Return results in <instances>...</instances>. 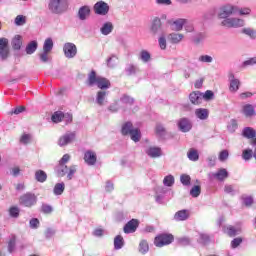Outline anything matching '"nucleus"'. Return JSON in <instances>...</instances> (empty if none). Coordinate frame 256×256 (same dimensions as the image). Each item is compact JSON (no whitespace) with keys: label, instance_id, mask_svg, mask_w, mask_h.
Here are the masks:
<instances>
[{"label":"nucleus","instance_id":"nucleus-42","mask_svg":"<svg viewBox=\"0 0 256 256\" xmlns=\"http://www.w3.org/2000/svg\"><path fill=\"white\" fill-rule=\"evenodd\" d=\"M63 114L64 113L62 111L54 112V114L51 117L53 123H61V121H63Z\"/></svg>","mask_w":256,"mask_h":256},{"label":"nucleus","instance_id":"nucleus-52","mask_svg":"<svg viewBox=\"0 0 256 256\" xmlns=\"http://www.w3.org/2000/svg\"><path fill=\"white\" fill-rule=\"evenodd\" d=\"M215 97V93L211 90H207L204 94L202 93V99L205 101H211Z\"/></svg>","mask_w":256,"mask_h":256},{"label":"nucleus","instance_id":"nucleus-14","mask_svg":"<svg viewBox=\"0 0 256 256\" xmlns=\"http://www.w3.org/2000/svg\"><path fill=\"white\" fill-rule=\"evenodd\" d=\"M150 31L153 35H161L163 34V25L161 24V19L155 17L152 20Z\"/></svg>","mask_w":256,"mask_h":256},{"label":"nucleus","instance_id":"nucleus-19","mask_svg":"<svg viewBox=\"0 0 256 256\" xmlns=\"http://www.w3.org/2000/svg\"><path fill=\"white\" fill-rule=\"evenodd\" d=\"M190 103L192 105H201L203 103V93L194 91L189 95Z\"/></svg>","mask_w":256,"mask_h":256},{"label":"nucleus","instance_id":"nucleus-49","mask_svg":"<svg viewBox=\"0 0 256 256\" xmlns=\"http://www.w3.org/2000/svg\"><path fill=\"white\" fill-rule=\"evenodd\" d=\"M121 103H125L126 105H133L135 102V99H133L131 96L124 95L120 99Z\"/></svg>","mask_w":256,"mask_h":256},{"label":"nucleus","instance_id":"nucleus-27","mask_svg":"<svg viewBox=\"0 0 256 256\" xmlns=\"http://www.w3.org/2000/svg\"><path fill=\"white\" fill-rule=\"evenodd\" d=\"M224 233H227L229 237H235V235H239L241 233V228H235L234 226H224Z\"/></svg>","mask_w":256,"mask_h":256},{"label":"nucleus","instance_id":"nucleus-11","mask_svg":"<svg viewBox=\"0 0 256 256\" xmlns=\"http://www.w3.org/2000/svg\"><path fill=\"white\" fill-rule=\"evenodd\" d=\"M9 57V40L7 38H0V59L5 61Z\"/></svg>","mask_w":256,"mask_h":256},{"label":"nucleus","instance_id":"nucleus-31","mask_svg":"<svg viewBox=\"0 0 256 256\" xmlns=\"http://www.w3.org/2000/svg\"><path fill=\"white\" fill-rule=\"evenodd\" d=\"M138 251L141 253V255H147V253H149V243L147 240L140 241Z\"/></svg>","mask_w":256,"mask_h":256},{"label":"nucleus","instance_id":"nucleus-32","mask_svg":"<svg viewBox=\"0 0 256 256\" xmlns=\"http://www.w3.org/2000/svg\"><path fill=\"white\" fill-rule=\"evenodd\" d=\"M38 47H39V44L35 40L28 43L26 46L27 55H33V53H35V51H37Z\"/></svg>","mask_w":256,"mask_h":256},{"label":"nucleus","instance_id":"nucleus-62","mask_svg":"<svg viewBox=\"0 0 256 256\" xmlns=\"http://www.w3.org/2000/svg\"><path fill=\"white\" fill-rule=\"evenodd\" d=\"M237 13H239V15H251V8L249 7H244V8H239L237 7Z\"/></svg>","mask_w":256,"mask_h":256},{"label":"nucleus","instance_id":"nucleus-59","mask_svg":"<svg viewBox=\"0 0 256 256\" xmlns=\"http://www.w3.org/2000/svg\"><path fill=\"white\" fill-rule=\"evenodd\" d=\"M219 161H227L229 159V151L227 150H222L218 156Z\"/></svg>","mask_w":256,"mask_h":256},{"label":"nucleus","instance_id":"nucleus-21","mask_svg":"<svg viewBox=\"0 0 256 256\" xmlns=\"http://www.w3.org/2000/svg\"><path fill=\"white\" fill-rule=\"evenodd\" d=\"M91 15V8L87 5L82 6L78 10V18L80 21H86V19Z\"/></svg>","mask_w":256,"mask_h":256},{"label":"nucleus","instance_id":"nucleus-57","mask_svg":"<svg viewBox=\"0 0 256 256\" xmlns=\"http://www.w3.org/2000/svg\"><path fill=\"white\" fill-rule=\"evenodd\" d=\"M243 243V239L241 237L234 238L231 241V247L232 249H237L238 246H240Z\"/></svg>","mask_w":256,"mask_h":256},{"label":"nucleus","instance_id":"nucleus-1","mask_svg":"<svg viewBox=\"0 0 256 256\" xmlns=\"http://www.w3.org/2000/svg\"><path fill=\"white\" fill-rule=\"evenodd\" d=\"M88 87H98L100 91H107V89L111 88V82L109 79L102 77V76H97V72L95 70H92L88 74V78L86 81Z\"/></svg>","mask_w":256,"mask_h":256},{"label":"nucleus","instance_id":"nucleus-9","mask_svg":"<svg viewBox=\"0 0 256 256\" xmlns=\"http://www.w3.org/2000/svg\"><path fill=\"white\" fill-rule=\"evenodd\" d=\"M173 243V235L161 234L154 239V245L156 247H165V245H171Z\"/></svg>","mask_w":256,"mask_h":256},{"label":"nucleus","instance_id":"nucleus-18","mask_svg":"<svg viewBox=\"0 0 256 256\" xmlns=\"http://www.w3.org/2000/svg\"><path fill=\"white\" fill-rule=\"evenodd\" d=\"M137 227H139V221L137 219H132L124 226V233H135V231H137Z\"/></svg>","mask_w":256,"mask_h":256},{"label":"nucleus","instance_id":"nucleus-39","mask_svg":"<svg viewBox=\"0 0 256 256\" xmlns=\"http://www.w3.org/2000/svg\"><path fill=\"white\" fill-rule=\"evenodd\" d=\"M139 59H141L143 63H149V61H151V53L147 50H142Z\"/></svg>","mask_w":256,"mask_h":256},{"label":"nucleus","instance_id":"nucleus-44","mask_svg":"<svg viewBox=\"0 0 256 256\" xmlns=\"http://www.w3.org/2000/svg\"><path fill=\"white\" fill-rule=\"evenodd\" d=\"M190 195L191 197H194V198L199 197V195H201V186L200 185L193 186L190 190Z\"/></svg>","mask_w":256,"mask_h":256},{"label":"nucleus","instance_id":"nucleus-3","mask_svg":"<svg viewBox=\"0 0 256 256\" xmlns=\"http://www.w3.org/2000/svg\"><path fill=\"white\" fill-rule=\"evenodd\" d=\"M55 173L57 177H65L68 181H71L73 179V176L77 173V166L71 165L68 167L66 164H58L55 168Z\"/></svg>","mask_w":256,"mask_h":256},{"label":"nucleus","instance_id":"nucleus-17","mask_svg":"<svg viewBox=\"0 0 256 256\" xmlns=\"http://www.w3.org/2000/svg\"><path fill=\"white\" fill-rule=\"evenodd\" d=\"M107 97H109V91L99 90L96 93V103H97V105H99L100 107H102V105H105L107 103Z\"/></svg>","mask_w":256,"mask_h":256},{"label":"nucleus","instance_id":"nucleus-33","mask_svg":"<svg viewBox=\"0 0 256 256\" xmlns=\"http://www.w3.org/2000/svg\"><path fill=\"white\" fill-rule=\"evenodd\" d=\"M124 245L125 240L123 239V236L117 235L114 238V249H116V251H119V249H123Z\"/></svg>","mask_w":256,"mask_h":256},{"label":"nucleus","instance_id":"nucleus-6","mask_svg":"<svg viewBox=\"0 0 256 256\" xmlns=\"http://www.w3.org/2000/svg\"><path fill=\"white\" fill-rule=\"evenodd\" d=\"M223 27H228V29H239V27H245V20L237 17L226 18L221 22Z\"/></svg>","mask_w":256,"mask_h":256},{"label":"nucleus","instance_id":"nucleus-53","mask_svg":"<svg viewBox=\"0 0 256 256\" xmlns=\"http://www.w3.org/2000/svg\"><path fill=\"white\" fill-rule=\"evenodd\" d=\"M49 53L50 52L43 51L42 53L39 54L41 63H49V59H50Z\"/></svg>","mask_w":256,"mask_h":256},{"label":"nucleus","instance_id":"nucleus-38","mask_svg":"<svg viewBox=\"0 0 256 256\" xmlns=\"http://www.w3.org/2000/svg\"><path fill=\"white\" fill-rule=\"evenodd\" d=\"M163 185L165 187H173V185H175V177L173 175H167L164 179H163Z\"/></svg>","mask_w":256,"mask_h":256},{"label":"nucleus","instance_id":"nucleus-4","mask_svg":"<svg viewBox=\"0 0 256 256\" xmlns=\"http://www.w3.org/2000/svg\"><path fill=\"white\" fill-rule=\"evenodd\" d=\"M69 7L67 0H50L48 3V9L54 15H62Z\"/></svg>","mask_w":256,"mask_h":256},{"label":"nucleus","instance_id":"nucleus-10","mask_svg":"<svg viewBox=\"0 0 256 256\" xmlns=\"http://www.w3.org/2000/svg\"><path fill=\"white\" fill-rule=\"evenodd\" d=\"M94 13L96 15H107L109 13V4H107L105 1H98L94 4Z\"/></svg>","mask_w":256,"mask_h":256},{"label":"nucleus","instance_id":"nucleus-40","mask_svg":"<svg viewBox=\"0 0 256 256\" xmlns=\"http://www.w3.org/2000/svg\"><path fill=\"white\" fill-rule=\"evenodd\" d=\"M187 157L190 161H199V152L195 149H190L187 153Z\"/></svg>","mask_w":256,"mask_h":256},{"label":"nucleus","instance_id":"nucleus-37","mask_svg":"<svg viewBox=\"0 0 256 256\" xmlns=\"http://www.w3.org/2000/svg\"><path fill=\"white\" fill-rule=\"evenodd\" d=\"M65 191V183H57L54 186L53 193L54 195H63V192Z\"/></svg>","mask_w":256,"mask_h":256},{"label":"nucleus","instance_id":"nucleus-54","mask_svg":"<svg viewBox=\"0 0 256 256\" xmlns=\"http://www.w3.org/2000/svg\"><path fill=\"white\" fill-rule=\"evenodd\" d=\"M203 41H205V34L203 33H198L193 39V42L196 45H199V43H203Z\"/></svg>","mask_w":256,"mask_h":256},{"label":"nucleus","instance_id":"nucleus-43","mask_svg":"<svg viewBox=\"0 0 256 256\" xmlns=\"http://www.w3.org/2000/svg\"><path fill=\"white\" fill-rule=\"evenodd\" d=\"M180 183H182V185H184L185 187H189V185H191V176L187 174H182L180 176Z\"/></svg>","mask_w":256,"mask_h":256},{"label":"nucleus","instance_id":"nucleus-25","mask_svg":"<svg viewBox=\"0 0 256 256\" xmlns=\"http://www.w3.org/2000/svg\"><path fill=\"white\" fill-rule=\"evenodd\" d=\"M242 113L245 117H253L255 116V106L253 104H246L242 107Z\"/></svg>","mask_w":256,"mask_h":256},{"label":"nucleus","instance_id":"nucleus-47","mask_svg":"<svg viewBox=\"0 0 256 256\" xmlns=\"http://www.w3.org/2000/svg\"><path fill=\"white\" fill-rule=\"evenodd\" d=\"M139 71V68L133 64H130L126 68L127 75H135Z\"/></svg>","mask_w":256,"mask_h":256},{"label":"nucleus","instance_id":"nucleus-35","mask_svg":"<svg viewBox=\"0 0 256 256\" xmlns=\"http://www.w3.org/2000/svg\"><path fill=\"white\" fill-rule=\"evenodd\" d=\"M22 45H23V41H21V35H16L12 40L13 49H15V51H19Z\"/></svg>","mask_w":256,"mask_h":256},{"label":"nucleus","instance_id":"nucleus-60","mask_svg":"<svg viewBox=\"0 0 256 256\" xmlns=\"http://www.w3.org/2000/svg\"><path fill=\"white\" fill-rule=\"evenodd\" d=\"M29 225H30V229H39V225H40L39 219L32 218L29 221Z\"/></svg>","mask_w":256,"mask_h":256},{"label":"nucleus","instance_id":"nucleus-51","mask_svg":"<svg viewBox=\"0 0 256 256\" xmlns=\"http://www.w3.org/2000/svg\"><path fill=\"white\" fill-rule=\"evenodd\" d=\"M9 215H10V217H13L14 219H17V217H19V207L12 206L9 209Z\"/></svg>","mask_w":256,"mask_h":256},{"label":"nucleus","instance_id":"nucleus-20","mask_svg":"<svg viewBox=\"0 0 256 256\" xmlns=\"http://www.w3.org/2000/svg\"><path fill=\"white\" fill-rule=\"evenodd\" d=\"M84 161L87 165H95V163H97V154L91 150L86 151L84 154Z\"/></svg>","mask_w":256,"mask_h":256},{"label":"nucleus","instance_id":"nucleus-24","mask_svg":"<svg viewBox=\"0 0 256 256\" xmlns=\"http://www.w3.org/2000/svg\"><path fill=\"white\" fill-rule=\"evenodd\" d=\"M195 115L197 119L205 121V119H209V110L205 108H198L195 110Z\"/></svg>","mask_w":256,"mask_h":256},{"label":"nucleus","instance_id":"nucleus-45","mask_svg":"<svg viewBox=\"0 0 256 256\" xmlns=\"http://www.w3.org/2000/svg\"><path fill=\"white\" fill-rule=\"evenodd\" d=\"M242 33L250 37V39H256V31L253 28H244Z\"/></svg>","mask_w":256,"mask_h":256},{"label":"nucleus","instance_id":"nucleus-28","mask_svg":"<svg viewBox=\"0 0 256 256\" xmlns=\"http://www.w3.org/2000/svg\"><path fill=\"white\" fill-rule=\"evenodd\" d=\"M187 219H189V211L187 210H180L174 215L175 221H187Z\"/></svg>","mask_w":256,"mask_h":256},{"label":"nucleus","instance_id":"nucleus-30","mask_svg":"<svg viewBox=\"0 0 256 256\" xmlns=\"http://www.w3.org/2000/svg\"><path fill=\"white\" fill-rule=\"evenodd\" d=\"M187 20L183 19V18H179L177 20H175L172 23V29L173 31H181L183 29V26L186 25Z\"/></svg>","mask_w":256,"mask_h":256},{"label":"nucleus","instance_id":"nucleus-55","mask_svg":"<svg viewBox=\"0 0 256 256\" xmlns=\"http://www.w3.org/2000/svg\"><path fill=\"white\" fill-rule=\"evenodd\" d=\"M10 175H12V177H19L21 175V168H19V166L10 168Z\"/></svg>","mask_w":256,"mask_h":256},{"label":"nucleus","instance_id":"nucleus-5","mask_svg":"<svg viewBox=\"0 0 256 256\" xmlns=\"http://www.w3.org/2000/svg\"><path fill=\"white\" fill-rule=\"evenodd\" d=\"M237 11H238L237 6H235L233 4L223 5L219 9L218 18L223 19V21H225V19H229L231 17V15H235V13H237Z\"/></svg>","mask_w":256,"mask_h":256},{"label":"nucleus","instance_id":"nucleus-36","mask_svg":"<svg viewBox=\"0 0 256 256\" xmlns=\"http://www.w3.org/2000/svg\"><path fill=\"white\" fill-rule=\"evenodd\" d=\"M43 51H45L46 53H51V51H53V39L52 38H47L44 41Z\"/></svg>","mask_w":256,"mask_h":256},{"label":"nucleus","instance_id":"nucleus-22","mask_svg":"<svg viewBox=\"0 0 256 256\" xmlns=\"http://www.w3.org/2000/svg\"><path fill=\"white\" fill-rule=\"evenodd\" d=\"M211 177H214L218 181H225L229 177V172H227V169L221 168L216 173H212Z\"/></svg>","mask_w":256,"mask_h":256},{"label":"nucleus","instance_id":"nucleus-16","mask_svg":"<svg viewBox=\"0 0 256 256\" xmlns=\"http://www.w3.org/2000/svg\"><path fill=\"white\" fill-rule=\"evenodd\" d=\"M228 79L230 83L229 91L231 93H237L239 87H241V81L235 78V74L233 73L229 74Z\"/></svg>","mask_w":256,"mask_h":256},{"label":"nucleus","instance_id":"nucleus-23","mask_svg":"<svg viewBox=\"0 0 256 256\" xmlns=\"http://www.w3.org/2000/svg\"><path fill=\"white\" fill-rule=\"evenodd\" d=\"M184 38L185 36L179 33H171L167 36V40L170 41V43H173L174 45H177L178 43L182 42Z\"/></svg>","mask_w":256,"mask_h":256},{"label":"nucleus","instance_id":"nucleus-2","mask_svg":"<svg viewBox=\"0 0 256 256\" xmlns=\"http://www.w3.org/2000/svg\"><path fill=\"white\" fill-rule=\"evenodd\" d=\"M121 133L122 135H130V139L134 141V143L141 141V130L134 128L131 122H126L122 125Z\"/></svg>","mask_w":256,"mask_h":256},{"label":"nucleus","instance_id":"nucleus-34","mask_svg":"<svg viewBox=\"0 0 256 256\" xmlns=\"http://www.w3.org/2000/svg\"><path fill=\"white\" fill-rule=\"evenodd\" d=\"M35 179L38 183H45L47 181V173L43 170H38L35 172Z\"/></svg>","mask_w":256,"mask_h":256},{"label":"nucleus","instance_id":"nucleus-61","mask_svg":"<svg viewBox=\"0 0 256 256\" xmlns=\"http://www.w3.org/2000/svg\"><path fill=\"white\" fill-rule=\"evenodd\" d=\"M224 191H225V193H228V195H235V193H237L235 191V187H233V185H229V184H226L224 186Z\"/></svg>","mask_w":256,"mask_h":256},{"label":"nucleus","instance_id":"nucleus-64","mask_svg":"<svg viewBox=\"0 0 256 256\" xmlns=\"http://www.w3.org/2000/svg\"><path fill=\"white\" fill-rule=\"evenodd\" d=\"M15 245H16L15 238H11L8 242V251H9V253H12L13 251H15Z\"/></svg>","mask_w":256,"mask_h":256},{"label":"nucleus","instance_id":"nucleus-15","mask_svg":"<svg viewBox=\"0 0 256 256\" xmlns=\"http://www.w3.org/2000/svg\"><path fill=\"white\" fill-rule=\"evenodd\" d=\"M146 155L148 157H151V159H157L163 155V151L161 150V147L157 146H149L148 148L145 149Z\"/></svg>","mask_w":256,"mask_h":256},{"label":"nucleus","instance_id":"nucleus-50","mask_svg":"<svg viewBox=\"0 0 256 256\" xmlns=\"http://www.w3.org/2000/svg\"><path fill=\"white\" fill-rule=\"evenodd\" d=\"M253 65H256V57L248 58L242 63V67H253Z\"/></svg>","mask_w":256,"mask_h":256},{"label":"nucleus","instance_id":"nucleus-63","mask_svg":"<svg viewBox=\"0 0 256 256\" xmlns=\"http://www.w3.org/2000/svg\"><path fill=\"white\" fill-rule=\"evenodd\" d=\"M156 133H157V135H159L160 137H163V135H165V133H166L165 126H164V125H161V124H158V125L156 126Z\"/></svg>","mask_w":256,"mask_h":256},{"label":"nucleus","instance_id":"nucleus-46","mask_svg":"<svg viewBox=\"0 0 256 256\" xmlns=\"http://www.w3.org/2000/svg\"><path fill=\"white\" fill-rule=\"evenodd\" d=\"M253 158V150L251 149H245L242 152V159H244V161H249Z\"/></svg>","mask_w":256,"mask_h":256},{"label":"nucleus","instance_id":"nucleus-41","mask_svg":"<svg viewBox=\"0 0 256 256\" xmlns=\"http://www.w3.org/2000/svg\"><path fill=\"white\" fill-rule=\"evenodd\" d=\"M14 23L15 25H17V27H22V25H25V23H27V16H24V15L16 16Z\"/></svg>","mask_w":256,"mask_h":256},{"label":"nucleus","instance_id":"nucleus-48","mask_svg":"<svg viewBox=\"0 0 256 256\" xmlns=\"http://www.w3.org/2000/svg\"><path fill=\"white\" fill-rule=\"evenodd\" d=\"M56 233L57 230H55V228H47L44 232V235L47 239H52V237H55Z\"/></svg>","mask_w":256,"mask_h":256},{"label":"nucleus","instance_id":"nucleus-26","mask_svg":"<svg viewBox=\"0 0 256 256\" xmlns=\"http://www.w3.org/2000/svg\"><path fill=\"white\" fill-rule=\"evenodd\" d=\"M242 137L245 139H255L256 131L253 129V127H245L242 130Z\"/></svg>","mask_w":256,"mask_h":256},{"label":"nucleus","instance_id":"nucleus-29","mask_svg":"<svg viewBox=\"0 0 256 256\" xmlns=\"http://www.w3.org/2000/svg\"><path fill=\"white\" fill-rule=\"evenodd\" d=\"M100 33L102 35H111L113 33V23L105 22L100 28Z\"/></svg>","mask_w":256,"mask_h":256},{"label":"nucleus","instance_id":"nucleus-56","mask_svg":"<svg viewBox=\"0 0 256 256\" xmlns=\"http://www.w3.org/2000/svg\"><path fill=\"white\" fill-rule=\"evenodd\" d=\"M198 241L202 245H207V243H209V241H211V239L209 238V235L201 233Z\"/></svg>","mask_w":256,"mask_h":256},{"label":"nucleus","instance_id":"nucleus-13","mask_svg":"<svg viewBox=\"0 0 256 256\" xmlns=\"http://www.w3.org/2000/svg\"><path fill=\"white\" fill-rule=\"evenodd\" d=\"M73 141H75V132H68L59 138L58 145L59 147H66Z\"/></svg>","mask_w":256,"mask_h":256},{"label":"nucleus","instance_id":"nucleus-7","mask_svg":"<svg viewBox=\"0 0 256 256\" xmlns=\"http://www.w3.org/2000/svg\"><path fill=\"white\" fill-rule=\"evenodd\" d=\"M19 201L20 205L24 207H33V205L37 204V196L31 192H27L20 197Z\"/></svg>","mask_w":256,"mask_h":256},{"label":"nucleus","instance_id":"nucleus-8","mask_svg":"<svg viewBox=\"0 0 256 256\" xmlns=\"http://www.w3.org/2000/svg\"><path fill=\"white\" fill-rule=\"evenodd\" d=\"M63 53L66 59H74V57H77V45L72 42H66L63 45Z\"/></svg>","mask_w":256,"mask_h":256},{"label":"nucleus","instance_id":"nucleus-58","mask_svg":"<svg viewBox=\"0 0 256 256\" xmlns=\"http://www.w3.org/2000/svg\"><path fill=\"white\" fill-rule=\"evenodd\" d=\"M201 63H213V57L209 55H202L198 58Z\"/></svg>","mask_w":256,"mask_h":256},{"label":"nucleus","instance_id":"nucleus-12","mask_svg":"<svg viewBox=\"0 0 256 256\" xmlns=\"http://www.w3.org/2000/svg\"><path fill=\"white\" fill-rule=\"evenodd\" d=\"M177 125L179 131H181L182 133H189V131L193 129V124L188 118H181L180 120H178Z\"/></svg>","mask_w":256,"mask_h":256}]
</instances>
